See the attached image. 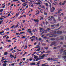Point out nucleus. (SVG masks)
<instances>
[{
	"mask_svg": "<svg viewBox=\"0 0 66 66\" xmlns=\"http://www.w3.org/2000/svg\"><path fill=\"white\" fill-rule=\"evenodd\" d=\"M45 55L44 54L42 56H39L40 58V60H42L44 59V57H45Z\"/></svg>",
	"mask_w": 66,
	"mask_h": 66,
	"instance_id": "1",
	"label": "nucleus"
},
{
	"mask_svg": "<svg viewBox=\"0 0 66 66\" xmlns=\"http://www.w3.org/2000/svg\"><path fill=\"white\" fill-rule=\"evenodd\" d=\"M52 8H53V9H51V12H53L55 10V8H54V7H53Z\"/></svg>",
	"mask_w": 66,
	"mask_h": 66,
	"instance_id": "2",
	"label": "nucleus"
},
{
	"mask_svg": "<svg viewBox=\"0 0 66 66\" xmlns=\"http://www.w3.org/2000/svg\"><path fill=\"white\" fill-rule=\"evenodd\" d=\"M35 65V63H31L30 64V65L32 66V65Z\"/></svg>",
	"mask_w": 66,
	"mask_h": 66,
	"instance_id": "3",
	"label": "nucleus"
},
{
	"mask_svg": "<svg viewBox=\"0 0 66 66\" xmlns=\"http://www.w3.org/2000/svg\"><path fill=\"white\" fill-rule=\"evenodd\" d=\"M34 21L35 22H38L39 21L37 19V20H34Z\"/></svg>",
	"mask_w": 66,
	"mask_h": 66,
	"instance_id": "4",
	"label": "nucleus"
},
{
	"mask_svg": "<svg viewBox=\"0 0 66 66\" xmlns=\"http://www.w3.org/2000/svg\"><path fill=\"white\" fill-rule=\"evenodd\" d=\"M40 30L41 32H42L44 31V29L42 28H41L40 29Z\"/></svg>",
	"mask_w": 66,
	"mask_h": 66,
	"instance_id": "5",
	"label": "nucleus"
},
{
	"mask_svg": "<svg viewBox=\"0 0 66 66\" xmlns=\"http://www.w3.org/2000/svg\"><path fill=\"white\" fill-rule=\"evenodd\" d=\"M35 38V36H32V37H31L30 38V39H31V38Z\"/></svg>",
	"mask_w": 66,
	"mask_h": 66,
	"instance_id": "6",
	"label": "nucleus"
},
{
	"mask_svg": "<svg viewBox=\"0 0 66 66\" xmlns=\"http://www.w3.org/2000/svg\"><path fill=\"white\" fill-rule=\"evenodd\" d=\"M7 52H6L4 53V55H7Z\"/></svg>",
	"mask_w": 66,
	"mask_h": 66,
	"instance_id": "7",
	"label": "nucleus"
},
{
	"mask_svg": "<svg viewBox=\"0 0 66 66\" xmlns=\"http://www.w3.org/2000/svg\"><path fill=\"white\" fill-rule=\"evenodd\" d=\"M22 5H23V6H26V5H27V4H25L24 3H23V4H22Z\"/></svg>",
	"mask_w": 66,
	"mask_h": 66,
	"instance_id": "8",
	"label": "nucleus"
},
{
	"mask_svg": "<svg viewBox=\"0 0 66 66\" xmlns=\"http://www.w3.org/2000/svg\"><path fill=\"white\" fill-rule=\"evenodd\" d=\"M61 11H62V9H60V10H59L57 12L58 14H59L60 13Z\"/></svg>",
	"mask_w": 66,
	"mask_h": 66,
	"instance_id": "9",
	"label": "nucleus"
},
{
	"mask_svg": "<svg viewBox=\"0 0 66 66\" xmlns=\"http://www.w3.org/2000/svg\"><path fill=\"white\" fill-rule=\"evenodd\" d=\"M36 4H37V5H40V3L39 2L37 3H36Z\"/></svg>",
	"mask_w": 66,
	"mask_h": 66,
	"instance_id": "10",
	"label": "nucleus"
},
{
	"mask_svg": "<svg viewBox=\"0 0 66 66\" xmlns=\"http://www.w3.org/2000/svg\"><path fill=\"white\" fill-rule=\"evenodd\" d=\"M62 33V31H57V34H59V33Z\"/></svg>",
	"mask_w": 66,
	"mask_h": 66,
	"instance_id": "11",
	"label": "nucleus"
},
{
	"mask_svg": "<svg viewBox=\"0 0 66 66\" xmlns=\"http://www.w3.org/2000/svg\"><path fill=\"white\" fill-rule=\"evenodd\" d=\"M27 32L29 33H32V31H31L27 30Z\"/></svg>",
	"mask_w": 66,
	"mask_h": 66,
	"instance_id": "12",
	"label": "nucleus"
},
{
	"mask_svg": "<svg viewBox=\"0 0 66 66\" xmlns=\"http://www.w3.org/2000/svg\"><path fill=\"white\" fill-rule=\"evenodd\" d=\"M40 50V48H39V49H38L37 50H36V51L38 52V51H39Z\"/></svg>",
	"mask_w": 66,
	"mask_h": 66,
	"instance_id": "13",
	"label": "nucleus"
},
{
	"mask_svg": "<svg viewBox=\"0 0 66 66\" xmlns=\"http://www.w3.org/2000/svg\"><path fill=\"white\" fill-rule=\"evenodd\" d=\"M4 32V31H2V32H0V34H2V33H3Z\"/></svg>",
	"mask_w": 66,
	"mask_h": 66,
	"instance_id": "14",
	"label": "nucleus"
},
{
	"mask_svg": "<svg viewBox=\"0 0 66 66\" xmlns=\"http://www.w3.org/2000/svg\"><path fill=\"white\" fill-rule=\"evenodd\" d=\"M10 56L11 57V58L14 57V56L12 55H10Z\"/></svg>",
	"mask_w": 66,
	"mask_h": 66,
	"instance_id": "15",
	"label": "nucleus"
},
{
	"mask_svg": "<svg viewBox=\"0 0 66 66\" xmlns=\"http://www.w3.org/2000/svg\"><path fill=\"white\" fill-rule=\"evenodd\" d=\"M36 53V52H35L33 53L32 54V55H34L35 53Z\"/></svg>",
	"mask_w": 66,
	"mask_h": 66,
	"instance_id": "16",
	"label": "nucleus"
},
{
	"mask_svg": "<svg viewBox=\"0 0 66 66\" xmlns=\"http://www.w3.org/2000/svg\"><path fill=\"white\" fill-rule=\"evenodd\" d=\"M41 6L42 8H44V9H45V6H44V5H43Z\"/></svg>",
	"mask_w": 66,
	"mask_h": 66,
	"instance_id": "17",
	"label": "nucleus"
},
{
	"mask_svg": "<svg viewBox=\"0 0 66 66\" xmlns=\"http://www.w3.org/2000/svg\"><path fill=\"white\" fill-rule=\"evenodd\" d=\"M3 10H4V9H2L0 10V13H1V12H3Z\"/></svg>",
	"mask_w": 66,
	"mask_h": 66,
	"instance_id": "18",
	"label": "nucleus"
},
{
	"mask_svg": "<svg viewBox=\"0 0 66 66\" xmlns=\"http://www.w3.org/2000/svg\"><path fill=\"white\" fill-rule=\"evenodd\" d=\"M7 62H8V61H6V60H5V61H3V63H6Z\"/></svg>",
	"mask_w": 66,
	"mask_h": 66,
	"instance_id": "19",
	"label": "nucleus"
},
{
	"mask_svg": "<svg viewBox=\"0 0 66 66\" xmlns=\"http://www.w3.org/2000/svg\"><path fill=\"white\" fill-rule=\"evenodd\" d=\"M40 20H41V19H42V20H43V17H42V16H40Z\"/></svg>",
	"mask_w": 66,
	"mask_h": 66,
	"instance_id": "20",
	"label": "nucleus"
},
{
	"mask_svg": "<svg viewBox=\"0 0 66 66\" xmlns=\"http://www.w3.org/2000/svg\"><path fill=\"white\" fill-rule=\"evenodd\" d=\"M63 57L64 59H65V61H66V56H64Z\"/></svg>",
	"mask_w": 66,
	"mask_h": 66,
	"instance_id": "21",
	"label": "nucleus"
},
{
	"mask_svg": "<svg viewBox=\"0 0 66 66\" xmlns=\"http://www.w3.org/2000/svg\"><path fill=\"white\" fill-rule=\"evenodd\" d=\"M5 5H4L2 7V8H3V9H4L5 8Z\"/></svg>",
	"mask_w": 66,
	"mask_h": 66,
	"instance_id": "22",
	"label": "nucleus"
},
{
	"mask_svg": "<svg viewBox=\"0 0 66 66\" xmlns=\"http://www.w3.org/2000/svg\"><path fill=\"white\" fill-rule=\"evenodd\" d=\"M35 40V38H33V39H31V41L33 42V40Z\"/></svg>",
	"mask_w": 66,
	"mask_h": 66,
	"instance_id": "23",
	"label": "nucleus"
},
{
	"mask_svg": "<svg viewBox=\"0 0 66 66\" xmlns=\"http://www.w3.org/2000/svg\"><path fill=\"white\" fill-rule=\"evenodd\" d=\"M34 58H35V59H36L37 58V56H36L34 57Z\"/></svg>",
	"mask_w": 66,
	"mask_h": 66,
	"instance_id": "24",
	"label": "nucleus"
},
{
	"mask_svg": "<svg viewBox=\"0 0 66 66\" xmlns=\"http://www.w3.org/2000/svg\"><path fill=\"white\" fill-rule=\"evenodd\" d=\"M21 1H22V2H26V1L24 0H21Z\"/></svg>",
	"mask_w": 66,
	"mask_h": 66,
	"instance_id": "25",
	"label": "nucleus"
},
{
	"mask_svg": "<svg viewBox=\"0 0 66 66\" xmlns=\"http://www.w3.org/2000/svg\"><path fill=\"white\" fill-rule=\"evenodd\" d=\"M3 66H6V63H5L4 64H3Z\"/></svg>",
	"mask_w": 66,
	"mask_h": 66,
	"instance_id": "26",
	"label": "nucleus"
},
{
	"mask_svg": "<svg viewBox=\"0 0 66 66\" xmlns=\"http://www.w3.org/2000/svg\"><path fill=\"white\" fill-rule=\"evenodd\" d=\"M19 0H13V2H16V1H18Z\"/></svg>",
	"mask_w": 66,
	"mask_h": 66,
	"instance_id": "27",
	"label": "nucleus"
},
{
	"mask_svg": "<svg viewBox=\"0 0 66 66\" xmlns=\"http://www.w3.org/2000/svg\"><path fill=\"white\" fill-rule=\"evenodd\" d=\"M55 40V39L54 38H52L51 39V40Z\"/></svg>",
	"mask_w": 66,
	"mask_h": 66,
	"instance_id": "28",
	"label": "nucleus"
},
{
	"mask_svg": "<svg viewBox=\"0 0 66 66\" xmlns=\"http://www.w3.org/2000/svg\"><path fill=\"white\" fill-rule=\"evenodd\" d=\"M10 4H11V3H9L8 4H7V6H9V5H10Z\"/></svg>",
	"mask_w": 66,
	"mask_h": 66,
	"instance_id": "29",
	"label": "nucleus"
},
{
	"mask_svg": "<svg viewBox=\"0 0 66 66\" xmlns=\"http://www.w3.org/2000/svg\"><path fill=\"white\" fill-rule=\"evenodd\" d=\"M26 36H23L22 37V38H26Z\"/></svg>",
	"mask_w": 66,
	"mask_h": 66,
	"instance_id": "30",
	"label": "nucleus"
},
{
	"mask_svg": "<svg viewBox=\"0 0 66 66\" xmlns=\"http://www.w3.org/2000/svg\"><path fill=\"white\" fill-rule=\"evenodd\" d=\"M5 30H7V31H8V30H9V28H7L5 29Z\"/></svg>",
	"mask_w": 66,
	"mask_h": 66,
	"instance_id": "31",
	"label": "nucleus"
},
{
	"mask_svg": "<svg viewBox=\"0 0 66 66\" xmlns=\"http://www.w3.org/2000/svg\"><path fill=\"white\" fill-rule=\"evenodd\" d=\"M2 22H3V20H2V21H0V24H1L2 23Z\"/></svg>",
	"mask_w": 66,
	"mask_h": 66,
	"instance_id": "32",
	"label": "nucleus"
},
{
	"mask_svg": "<svg viewBox=\"0 0 66 66\" xmlns=\"http://www.w3.org/2000/svg\"><path fill=\"white\" fill-rule=\"evenodd\" d=\"M39 40H42V38H39Z\"/></svg>",
	"mask_w": 66,
	"mask_h": 66,
	"instance_id": "33",
	"label": "nucleus"
},
{
	"mask_svg": "<svg viewBox=\"0 0 66 66\" xmlns=\"http://www.w3.org/2000/svg\"><path fill=\"white\" fill-rule=\"evenodd\" d=\"M46 44H45L44 43L42 44V46H46Z\"/></svg>",
	"mask_w": 66,
	"mask_h": 66,
	"instance_id": "34",
	"label": "nucleus"
},
{
	"mask_svg": "<svg viewBox=\"0 0 66 66\" xmlns=\"http://www.w3.org/2000/svg\"><path fill=\"white\" fill-rule=\"evenodd\" d=\"M44 14L45 15H47V13L46 12H45L44 13Z\"/></svg>",
	"mask_w": 66,
	"mask_h": 66,
	"instance_id": "35",
	"label": "nucleus"
},
{
	"mask_svg": "<svg viewBox=\"0 0 66 66\" xmlns=\"http://www.w3.org/2000/svg\"><path fill=\"white\" fill-rule=\"evenodd\" d=\"M49 4L50 5V9H51V3H49Z\"/></svg>",
	"mask_w": 66,
	"mask_h": 66,
	"instance_id": "36",
	"label": "nucleus"
},
{
	"mask_svg": "<svg viewBox=\"0 0 66 66\" xmlns=\"http://www.w3.org/2000/svg\"><path fill=\"white\" fill-rule=\"evenodd\" d=\"M45 4V5H46V6H48V3H46Z\"/></svg>",
	"mask_w": 66,
	"mask_h": 66,
	"instance_id": "37",
	"label": "nucleus"
},
{
	"mask_svg": "<svg viewBox=\"0 0 66 66\" xmlns=\"http://www.w3.org/2000/svg\"><path fill=\"white\" fill-rule=\"evenodd\" d=\"M44 48L45 49H46V50H47V49H48V47H45Z\"/></svg>",
	"mask_w": 66,
	"mask_h": 66,
	"instance_id": "38",
	"label": "nucleus"
},
{
	"mask_svg": "<svg viewBox=\"0 0 66 66\" xmlns=\"http://www.w3.org/2000/svg\"><path fill=\"white\" fill-rule=\"evenodd\" d=\"M7 36H6V35H5V36H4L3 37V38H4V37H6Z\"/></svg>",
	"mask_w": 66,
	"mask_h": 66,
	"instance_id": "39",
	"label": "nucleus"
},
{
	"mask_svg": "<svg viewBox=\"0 0 66 66\" xmlns=\"http://www.w3.org/2000/svg\"><path fill=\"white\" fill-rule=\"evenodd\" d=\"M47 60H48V61H49V60H50V58H48L47 59Z\"/></svg>",
	"mask_w": 66,
	"mask_h": 66,
	"instance_id": "40",
	"label": "nucleus"
},
{
	"mask_svg": "<svg viewBox=\"0 0 66 66\" xmlns=\"http://www.w3.org/2000/svg\"><path fill=\"white\" fill-rule=\"evenodd\" d=\"M7 38H10V37L9 36H7V37H6V39H7Z\"/></svg>",
	"mask_w": 66,
	"mask_h": 66,
	"instance_id": "41",
	"label": "nucleus"
},
{
	"mask_svg": "<svg viewBox=\"0 0 66 66\" xmlns=\"http://www.w3.org/2000/svg\"><path fill=\"white\" fill-rule=\"evenodd\" d=\"M50 51H47V52H46V53H49L50 52Z\"/></svg>",
	"mask_w": 66,
	"mask_h": 66,
	"instance_id": "42",
	"label": "nucleus"
},
{
	"mask_svg": "<svg viewBox=\"0 0 66 66\" xmlns=\"http://www.w3.org/2000/svg\"><path fill=\"white\" fill-rule=\"evenodd\" d=\"M37 1V2H41V3H42V2L40 1L39 0L38 1Z\"/></svg>",
	"mask_w": 66,
	"mask_h": 66,
	"instance_id": "43",
	"label": "nucleus"
},
{
	"mask_svg": "<svg viewBox=\"0 0 66 66\" xmlns=\"http://www.w3.org/2000/svg\"><path fill=\"white\" fill-rule=\"evenodd\" d=\"M50 60H53V58H51V59H50Z\"/></svg>",
	"mask_w": 66,
	"mask_h": 66,
	"instance_id": "44",
	"label": "nucleus"
},
{
	"mask_svg": "<svg viewBox=\"0 0 66 66\" xmlns=\"http://www.w3.org/2000/svg\"><path fill=\"white\" fill-rule=\"evenodd\" d=\"M22 34V32H20L19 34V35H20V34Z\"/></svg>",
	"mask_w": 66,
	"mask_h": 66,
	"instance_id": "45",
	"label": "nucleus"
},
{
	"mask_svg": "<svg viewBox=\"0 0 66 66\" xmlns=\"http://www.w3.org/2000/svg\"><path fill=\"white\" fill-rule=\"evenodd\" d=\"M54 25H51V27H54Z\"/></svg>",
	"mask_w": 66,
	"mask_h": 66,
	"instance_id": "46",
	"label": "nucleus"
},
{
	"mask_svg": "<svg viewBox=\"0 0 66 66\" xmlns=\"http://www.w3.org/2000/svg\"><path fill=\"white\" fill-rule=\"evenodd\" d=\"M38 60H39V59L38 58H37V59L36 61H38Z\"/></svg>",
	"mask_w": 66,
	"mask_h": 66,
	"instance_id": "47",
	"label": "nucleus"
},
{
	"mask_svg": "<svg viewBox=\"0 0 66 66\" xmlns=\"http://www.w3.org/2000/svg\"><path fill=\"white\" fill-rule=\"evenodd\" d=\"M5 3H4V4H3L2 5V6L3 5H5Z\"/></svg>",
	"mask_w": 66,
	"mask_h": 66,
	"instance_id": "48",
	"label": "nucleus"
},
{
	"mask_svg": "<svg viewBox=\"0 0 66 66\" xmlns=\"http://www.w3.org/2000/svg\"><path fill=\"white\" fill-rule=\"evenodd\" d=\"M23 59V60H26V58H22Z\"/></svg>",
	"mask_w": 66,
	"mask_h": 66,
	"instance_id": "49",
	"label": "nucleus"
},
{
	"mask_svg": "<svg viewBox=\"0 0 66 66\" xmlns=\"http://www.w3.org/2000/svg\"><path fill=\"white\" fill-rule=\"evenodd\" d=\"M22 21H23V23H24V22H26V21H25L24 20H23Z\"/></svg>",
	"mask_w": 66,
	"mask_h": 66,
	"instance_id": "50",
	"label": "nucleus"
},
{
	"mask_svg": "<svg viewBox=\"0 0 66 66\" xmlns=\"http://www.w3.org/2000/svg\"><path fill=\"white\" fill-rule=\"evenodd\" d=\"M24 29V28H22V31H23V30H25V29Z\"/></svg>",
	"mask_w": 66,
	"mask_h": 66,
	"instance_id": "51",
	"label": "nucleus"
},
{
	"mask_svg": "<svg viewBox=\"0 0 66 66\" xmlns=\"http://www.w3.org/2000/svg\"><path fill=\"white\" fill-rule=\"evenodd\" d=\"M53 44H53V43L51 44L50 45V46H52V45H53Z\"/></svg>",
	"mask_w": 66,
	"mask_h": 66,
	"instance_id": "52",
	"label": "nucleus"
},
{
	"mask_svg": "<svg viewBox=\"0 0 66 66\" xmlns=\"http://www.w3.org/2000/svg\"><path fill=\"white\" fill-rule=\"evenodd\" d=\"M26 48H27V46H26L25 47V48H24V49H26Z\"/></svg>",
	"mask_w": 66,
	"mask_h": 66,
	"instance_id": "53",
	"label": "nucleus"
},
{
	"mask_svg": "<svg viewBox=\"0 0 66 66\" xmlns=\"http://www.w3.org/2000/svg\"><path fill=\"white\" fill-rule=\"evenodd\" d=\"M50 29L49 28H48L47 29V31H49V30H50Z\"/></svg>",
	"mask_w": 66,
	"mask_h": 66,
	"instance_id": "54",
	"label": "nucleus"
},
{
	"mask_svg": "<svg viewBox=\"0 0 66 66\" xmlns=\"http://www.w3.org/2000/svg\"><path fill=\"white\" fill-rule=\"evenodd\" d=\"M2 48H2V47H1V48H0V50H1L2 49Z\"/></svg>",
	"mask_w": 66,
	"mask_h": 66,
	"instance_id": "55",
	"label": "nucleus"
},
{
	"mask_svg": "<svg viewBox=\"0 0 66 66\" xmlns=\"http://www.w3.org/2000/svg\"><path fill=\"white\" fill-rule=\"evenodd\" d=\"M16 48H17V46H15L14 47V49H16Z\"/></svg>",
	"mask_w": 66,
	"mask_h": 66,
	"instance_id": "56",
	"label": "nucleus"
},
{
	"mask_svg": "<svg viewBox=\"0 0 66 66\" xmlns=\"http://www.w3.org/2000/svg\"><path fill=\"white\" fill-rule=\"evenodd\" d=\"M16 58V55H15V56L14 57V59H15Z\"/></svg>",
	"mask_w": 66,
	"mask_h": 66,
	"instance_id": "57",
	"label": "nucleus"
},
{
	"mask_svg": "<svg viewBox=\"0 0 66 66\" xmlns=\"http://www.w3.org/2000/svg\"><path fill=\"white\" fill-rule=\"evenodd\" d=\"M59 21H60V20H61V19H60V17H59Z\"/></svg>",
	"mask_w": 66,
	"mask_h": 66,
	"instance_id": "58",
	"label": "nucleus"
},
{
	"mask_svg": "<svg viewBox=\"0 0 66 66\" xmlns=\"http://www.w3.org/2000/svg\"><path fill=\"white\" fill-rule=\"evenodd\" d=\"M10 15H11L10 13H9V14H8V16H10Z\"/></svg>",
	"mask_w": 66,
	"mask_h": 66,
	"instance_id": "59",
	"label": "nucleus"
},
{
	"mask_svg": "<svg viewBox=\"0 0 66 66\" xmlns=\"http://www.w3.org/2000/svg\"><path fill=\"white\" fill-rule=\"evenodd\" d=\"M64 55H66V53H64Z\"/></svg>",
	"mask_w": 66,
	"mask_h": 66,
	"instance_id": "60",
	"label": "nucleus"
},
{
	"mask_svg": "<svg viewBox=\"0 0 66 66\" xmlns=\"http://www.w3.org/2000/svg\"><path fill=\"white\" fill-rule=\"evenodd\" d=\"M56 26H59V24H57Z\"/></svg>",
	"mask_w": 66,
	"mask_h": 66,
	"instance_id": "61",
	"label": "nucleus"
},
{
	"mask_svg": "<svg viewBox=\"0 0 66 66\" xmlns=\"http://www.w3.org/2000/svg\"><path fill=\"white\" fill-rule=\"evenodd\" d=\"M14 26H15V25H14L12 26V27H11V28H14Z\"/></svg>",
	"mask_w": 66,
	"mask_h": 66,
	"instance_id": "62",
	"label": "nucleus"
},
{
	"mask_svg": "<svg viewBox=\"0 0 66 66\" xmlns=\"http://www.w3.org/2000/svg\"><path fill=\"white\" fill-rule=\"evenodd\" d=\"M48 20H49L50 21H51V19H49Z\"/></svg>",
	"mask_w": 66,
	"mask_h": 66,
	"instance_id": "63",
	"label": "nucleus"
},
{
	"mask_svg": "<svg viewBox=\"0 0 66 66\" xmlns=\"http://www.w3.org/2000/svg\"><path fill=\"white\" fill-rule=\"evenodd\" d=\"M45 66V64H43L42 65V66Z\"/></svg>",
	"mask_w": 66,
	"mask_h": 66,
	"instance_id": "64",
	"label": "nucleus"
}]
</instances>
